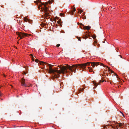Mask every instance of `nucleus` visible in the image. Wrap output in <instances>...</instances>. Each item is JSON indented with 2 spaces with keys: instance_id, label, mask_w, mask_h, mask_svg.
<instances>
[{
  "instance_id": "2",
  "label": "nucleus",
  "mask_w": 129,
  "mask_h": 129,
  "mask_svg": "<svg viewBox=\"0 0 129 129\" xmlns=\"http://www.w3.org/2000/svg\"><path fill=\"white\" fill-rule=\"evenodd\" d=\"M35 61L36 62H39L40 64L41 65H43L44 66L46 65L47 66H48L49 68V70L48 71L49 73L50 74L52 73L56 78L59 77L60 74L61 73V69L62 66L61 65H60L58 66L60 70H58V68H55V69H53L52 68L53 65L46 63L45 62L40 61L38 59H36Z\"/></svg>"
},
{
  "instance_id": "10",
  "label": "nucleus",
  "mask_w": 129,
  "mask_h": 129,
  "mask_svg": "<svg viewBox=\"0 0 129 129\" xmlns=\"http://www.w3.org/2000/svg\"><path fill=\"white\" fill-rule=\"evenodd\" d=\"M85 35H85V37H82L83 38L85 39H86L87 38H88L87 37L88 36L90 37V35L89 34H88L87 35L86 34H85Z\"/></svg>"
},
{
  "instance_id": "17",
  "label": "nucleus",
  "mask_w": 129,
  "mask_h": 129,
  "mask_svg": "<svg viewBox=\"0 0 129 129\" xmlns=\"http://www.w3.org/2000/svg\"><path fill=\"white\" fill-rule=\"evenodd\" d=\"M103 76H108V75L107 74H106V73L105 74V73H103Z\"/></svg>"
},
{
  "instance_id": "18",
  "label": "nucleus",
  "mask_w": 129,
  "mask_h": 129,
  "mask_svg": "<svg viewBox=\"0 0 129 129\" xmlns=\"http://www.w3.org/2000/svg\"><path fill=\"white\" fill-rule=\"evenodd\" d=\"M60 45V44H58L57 45H56V46L57 47H59Z\"/></svg>"
},
{
  "instance_id": "1",
  "label": "nucleus",
  "mask_w": 129,
  "mask_h": 129,
  "mask_svg": "<svg viewBox=\"0 0 129 129\" xmlns=\"http://www.w3.org/2000/svg\"><path fill=\"white\" fill-rule=\"evenodd\" d=\"M90 63H91V66L93 68L99 65L102 66H105V65L103 63L99 62H87L86 63L83 64H75L72 66H69L67 64L66 66H62L61 69V73L64 74L66 73H69L67 69L69 70L71 72H76V69L78 68H81L82 69V70L83 71L86 69V66H89ZM71 75L72 74V73H71Z\"/></svg>"
},
{
  "instance_id": "32",
  "label": "nucleus",
  "mask_w": 129,
  "mask_h": 129,
  "mask_svg": "<svg viewBox=\"0 0 129 129\" xmlns=\"http://www.w3.org/2000/svg\"><path fill=\"white\" fill-rule=\"evenodd\" d=\"M116 129H118V128H117V127H116Z\"/></svg>"
},
{
  "instance_id": "35",
  "label": "nucleus",
  "mask_w": 129,
  "mask_h": 129,
  "mask_svg": "<svg viewBox=\"0 0 129 129\" xmlns=\"http://www.w3.org/2000/svg\"><path fill=\"white\" fill-rule=\"evenodd\" d=\"M79 93H78L77 94V95Z\"/></svg>"
},
{
  "instance_id": "33",
  "label": "nucleus",
  "mask_w": 129,
  "mask_h": 129,
  "mask_svg": "<svg viewBox=\"0 0 129 129\" xmlns=\"http://www.w3.org/2000/svg\"><path fill=\"white\" fill-rule=\"evenodd\" d=\"M110 83L111 84H112V82H110Z\"/></svg>"
},
{
  "instance_id": "8",
  "label": "nucleus",
  "mask_w": 129,
  "mask_h": 129,
  "mask_svg": "<svg viewBox=\"0 0 129 129\" xmlns=\"http://www.w3.org/2000/svg\"><path fill=\"white\" fill-rule=\"evenodd\" d=\"M105 65V66H103V67H107L109 71L111 72V73H114L115 74V75H116L117 76H118V75H117V74L116 73H114V72L113 71H112V70L111 69H110V68L108 67V66H106Z\"/></svg>"
},
{
  "instance_id": "11",
  "label": "nucleus",
  "mask_w": 129,
  "mask_h": 129,
  "mask_svg": "<svg viewBox=\"0 0 129 129\" xmlns=\"http://www.w3.org/2000/svg\"><path fill=\"white\" fill-rule=\"evenodd\" d=\"M124 123H117V124H119V127H121L122 126H123V125H124Z\"/></svg>"
},
{
  "instance_id": "3",
  "label": "nucleus",
  "mask_w": 129,
  "mask_h": 129,
  "mask_svg": "<svg viewBox=\"0 0 129 129\" xmlns=\"http://www.w3.org/2000/svg\"><path fill=\"white\" fill-rule=\"evenodd\" d=\"M54 2V1L51 0V1L49 0L48 2L44 3H42L41 1L38 0L35 1L34 2L39 5L38 6V9L40 10L41 9L42 10V11L43 10L45 13V17L47 19H49L50 17L49 16V13L48 11H49V9L46 6V5H47L48 4H51L52 2Z\"/></svg>"
},
{
  "instance_id": "15",
  "label": "nucleus",
  "mask_w": 129,
  "mask_h": 129,
  "mask_svg": "<svg viewBox=\"0 0 129 129\" xmlns=\"http://www.w3.org/2000/svg\"><path fill=\"white\" fill-rule=\"evenodd\" d=\"M84 88H83L82 89H79V93H80V92L81 91H83L84 90Z\"/></svg>"
},
{
  "instance_id": "13",
  "label": "nucleus",
  "mask_w": 129,
  "mask_h": 129,
  "mask_svg": "<svg viewBox=\"0 0 129 129\" xmlns=\"http://www.w3.org/2000/svg\"><path fill=\"white\" fill-rule=\"evenodd\" d=\"M24 20L25 22H27V20H28V21L29 22V20L26 17L24 18Z\"/></svg>"
},
{
  "instance_id": "30",
  "label": "nucleus",
  "mask_w": 129,
  "mask_h": 129,
  "mask_svg": "<svg viewBox=\"0 0 129 129\" xmlns=\"http://www.w3.org/2000/svg\"><path fill=\"white\" fill-rule=\"evenodd\" d=\"M104 81H105V82H106V80L104 81V80H103L102 81V82H103Z\"/></svg>"
},
{
  "instance_id": "26",
  "label": "nucleus",
  "mask_w": 129,
  "mask_h": 129,
  "mask_svg": "<svg viewBox=\"0 0 129 129\" xmlns=\"http://www.w3.org/2000/svg\"><path fill=\"white\" fill-rule=\"evenodd\" d=\"M120 112L121 113H122V115H123V116H124V114H123V113H122L121 111Z\"/></svg>"
},
{
  "instance_id": "9",
  "label": "nucleus",
  "mask_w": 129,
  "mask_h": 129,
  "mask_svg": "<svg viewBox=\"0 0 129 129\" xmlns=\"http://www.w3.org/2000/svg\"><path fill=\"white\" fill-rule=\"evenodd\" d=\"M76 11V9L74 7V8L73 9V10H70L69 12V14L71 15H73L74 14L73 13V12H75Z\"/></svg>"
},
{
  "instance_id": "29",
  "label": "nucleus",
  "mask_w": 129,
  "mask_h": 129,
  "mask_svg": "<svg viewBox=\"0 0 129 129\" xmlns=\"http://www.w3.org/2000/svg\"><path fill=\"white\" fill-rule=\"evenodd\" d=\"M97 46H98V47H99L100 46V45L99 44H98L97 45Z\"/></svg>"
},
{
  "instance_id": "19",
  "label": "nucleus",
  "mask_w": 129,
  "mask_h": 129,
  "mask_svg": "<svg viewBox=\"0 0 129 129\" xmlns=\"http://www.w3.org/2000/svg\"><path fill=\"white\" fill-rule=\"evenodd\" d=\"M64 14L63 13H60V16H62V15H63Z\"/></svg>"
},
{
  "instance_id": "23",
  "label": "nucleus",
  "mask_w": 129,
  "mask_h": 129,
  "mask_svg": "<svg viewBox=\"0 0 129 129\" xmlns=\"http://www.w3.org/2000/svg\"><path fill=\"white\" fill-rule=\"evenodd\" d=\"M80 13H81L83 12V11L80 10Z\"/></svg>"
},
{
  "instance_id": "34",
  "label": "nucleus",
  "mask_w": 129,
  "mask_h": 129,
  "mask_svg": "<svg viewBox=\"0 0 129 129\" xmlns=\"http://www.w3.org/2000/svg\"><path fill=\"white\" fill-rule=\"evenodd\" d=\"M4 75V76L5 77V75Z\"/></svg>"
},
{
  "instance_id": "22",
  "label": "nucleus",
  "mask_w": 129,
  "mask_h": 129,
  "mask_svg": "<svg viewBox=\"0 0 129 129\" xmlns=\"http://www.w3.org/2000/svg\"><path fill=\"white\" fill-rule=\"evenodd\" d=\"M78 38H79L78 39V40L81 41V39L80 38V37H78Z\"/></svg>"
},
{
  "instance_id": "24",
  "label": "nucleus",
  "mask_w": 129,
  "mask_h": 129,
  "mask_svg": "<svg viewBox=\"0 0 129 129\" xmlns=\"http://www.w3.org/2000/svg\"><path fill=\"white\" fill-rule=\"evenodd\" d=\"M92 37L93 39H94L96 38V37L95 36L93 37Z\"/></svg>"
},
{
  "instance_id": "6",
  "label": "nucleus",
  "mask_w": 129,
  "mask_h": 129,
  "mask_svg": "<svg viewBox=\"0 0 129 129\" xmlns=\"http://www.w3.org/2000/svg\"><path fill=\"white\" fill-rule=\"evenodd\" d=\"M81 25L83 26V28L85 29L89 30L90 29V27L89 26H84V25L81 23Z\"/></svg>"
},
{
  "instance_id": "25",
  "label": "nucleus",
  "mask_w": 129,
  "mask_h": 129,
  "mask_svg": "<svg viewBox=\"0 0 129 129\" xmlns=\"http://www.w3.org/2000/svg\"><path fill=\"white\" fill-rule=\"evenodd\" d=\"M96 44H97V43H94L93 45L94 46H96Z\"/></svg>"
},
{
  "instance_id": "5",
  "label": "nucleus",
  "mask_w": 129,
  "mask_h": 129,
  "mask_svg": "<svg viewBox=\"0 0 129 129\" xmlns=\"http://www.w3.org/2000/svg\"><path fill=\"white\" fill-rule=\"evenodd\" d=\"M25 79H22L21 81V84L22 86H24L25 87H29V86H28L25 83V82L24 81Z\"/></svg>"
},
{
  "instance_id": "20",
  "label": "nucleus",
  "mask_w": 129,
  "mask_h": 129,
  "mask_svg": "<svg viewBox=\"0 0 129 129\" xmlns=\"http://www.w3.org/2000/svg\"><path fill=\"white\" fill-rule=\"evenodd\" d=\"M127 125V124L126 123H124V125H123V126H126Z\"/></svg>"
},
{
  "instance_id": "21",
  "label": "nucleus",
  "mask_w": 129,
  "mask_h": 129,
  "mask_svg": "<svg viewBox=\"0 0 129 129\" xmlns=\"http://www.w3.org/2000/svg\"><path fill=\"white\" fill-rule=\"evenodd\" d=\"M2 95V94L1 93V91H0V97Z\"/></svg>"
},
{
  "instance_id": "14",
  "label": "nucleus",
  "mask_w": 129,
  "mask_h": 129,
  "mask_svg": "<svg viewBox=\"0 0 129 129\" xmlns=\"http://www.w3.org/2000/svg\"><path fill=\"white\" fill-rule=\"evenodd\" d=\"M30 55H31V58L33 60L32 61H34V59L33 58H34V56L33 55V54H30Z\"/></svg>"
},
{
  "instance_id": "7",
  "label": "nucleus",
  "mask_w": 129,
  "mask_h": 129,
  "mask_svg": "<svg viewBox=\"0 0 129 129\" xmlns=\"http://www.w3.org/2000/svg\"><path fill=\"white\" fill-rule=\"evenodd\" d=\"M102 80H100L99 81L98 83H96L95 81H93V83L94 84V85L96 86L97 87V85L98 84H101V82H102Z\"/></svg>"
},
{
  "instance_id": "16",
  "label": "nucleus",
  "mask_w": 129,
  "mask_h": 129,
  "mask_svg": "<svg viewBox=\"0 0 129 129\" xmlns=\"http://www.w3.org/2000/svg\"><path fill=\"white\" fill-rule=\"evenodd\" d=\"M41 25L43 26H45L46 25V24L44 23H43L42 24H41Z\"/></svg>"
},
{
  "instance_id": "28",
  "label": "nucleus",
  "mask_w": 129,
  "mask_h": 129,
  "mask_svg": "<svg viewBox=\"0 0 129 129\" xmlns=\"http://www.w3.org/2000/svg\"><path fill=\"white\" fill-rule=\"evenodd\" d=\"M119 56L121 58H122V56L121 55H119Z\"/></svg>"
},
{
  "instance_id": "31",
  "label": "nucleus",
  "mask_w": 129,
  "mask_h": 129,
  "mask_svg": "<svg viewBox=\"0 0 129 129\" xmlns=\"http://www.w3.org/2000/svg\"><path fill=\"white\" fill-rule=\"evenodd\" d=\"M104 128H107L105 126H104Z\"/></svg>"
},
{
  "instance_id": "12",
  "label": "nucleus",
  "mask_w": 129,
  "mask_h": 129,
  "mask_svg": "<svg viewBox=\"0 0 129 129\" xmlns=\"http://www.w3.org/2000/svg\"><path fill=\"white\" fill-rule=\"evenodd\" d=\"M89 70V72H92L93 71V70L92 68L90 67H88Z\"/></svg>"
},
{
  "instance_id": "27",
  "label": "nucleus",
  "mask_w": 129,
  "mask_h": 129,
  "mask_svg": "<svg viewBox=\"0 0 129 129\" xmlns=\"http://www.w3.org/2000/svg\"><path fill=\"white\" fill-rule=\"evenodd\" d=\"M23 74H26V73L25 72H23Z\"/></svg>"
},
{
  "instance_id": "4",
  "label": "nucleus",
  "mask_w": 129,
  "mask_h": 129,
  "mask_svg": "<svg viewBox=\"0 0 129 129\" xmlns=\"http://www.w3.org/2000/svg\"><path fill=\"white\" fill-rule=\"evenodd\" d=\"M16 35L18 36V37L20 38V39H22L26 36H28V35H29L28 34L22 32H16Z\"/></svg>"
}]
</instances>
